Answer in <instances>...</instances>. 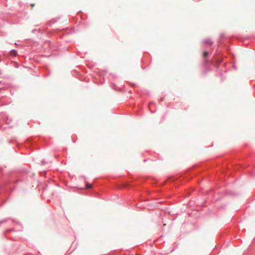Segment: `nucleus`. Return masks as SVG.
I'll return each mask as SVG.
<instances>
[{"label": "nucleus", "instance_id": "obj_1", "mask_svg": "<svg viewBox=\"0 0 255 255\" xmlns=\"http://www.w3.org/2000/svg\"><path fill=\"white\" fill-rule=\"evenodd\" d=\"M10 54L12 56H15L17 54V52L15 50H12L10 51Z\"/></svg>", "mask_w": 255, "mask_h": 255}, {"label": "nucleus", "instance_id": "obj_2", "mask_svg": "<svg viewBox=\"0 0 255 255\" xmlns=\"http://www.w3.org/2000/svg\"><path fill=\"white\" fill-rule=\"evenodd\" d=\"M208 55V53L206 51L203 52V56L204 57H206Z\"/></svg>", "mask_w": 255, "mask_h": 255}, {"label": "nucleus", "instance_id": "obj_3", "mask_svg": "<svg viewBox=\"0 0 255 255\" xmlns=\"http://www.w3.org/2000/svg\"><path fill=\"white\" fill-rule=\"evenodd\" d=\"M92 186L91 184H90L89 183H87L86 184V188H92Z\"/></svg>", "mask_w": 255, "mask_h": 255}, {"label": "nucleus", "instance_id": "obj_4", "mask_svg": "<svg viewBox=\"0 0 255 255\" xmlns=\"http://www.w3.org/2000/svg\"><path fill=\"white\" fill-rule=\"evenodd\" d=\"M206 43L210 44H212L213 43V42L210 40H207L206 41Z\"/></svg>", "mask_w": 255, "mask_h": 255}]
</instances>
